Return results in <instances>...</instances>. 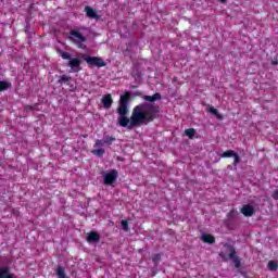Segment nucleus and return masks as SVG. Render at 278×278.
Masks as SVG:
<instances>
[{
  "label": "nucleus",
  "instance_id": "nucleus-13",
  "mask_svg": "<svg viewBox=\"0 0 278 278\" xmlns=\"http://www.w3.org/2000/svg\"><path fill=\"white\" fill-rule=\"evenodd\" d=\"M202 241L205 244H214V242H216V238L211 233H203L202 235Z\"/></svg>",
  "mask_w": 278,
  "mask_h": 278
},
{
  "label": "nucleus",
  "instance_id": "nucleus-8",
  "mask_svg": "<svg viewBox=\"0 0 278 278\" xmlns=\"http://www.w3.org/2000/svg\"><path fill=\"white\" fill-rule=\"evenodd\" d=\"M86 16L88 18H96V21H99L101 17L99 16V13L94 11L92 7H85Z\"/></svg>",
  "mask_w": 278,
  "mask_h": 278
},
{
  "label": "nucleus",
  "instance_id": "nucleus-27",
  "mask_svg": "<svg viewBox=\"0 0 278 278\" xmlns=\"http://www.w3.org/2000/svg\"><path fill=\"white\" fill-rule=\"evenodd\" d=\"M219 257H222L224 262H227V260H229V256H227V253H225L224 251L219 252Z\"/></svg>",
  "mask_w": 278,
  "mask_h": 278
},
{
  "label": "nucleus",
  "instance_id": "nucleus-19",
  "mask_svg": "<svg viewBox=\"0 0 278 278\" xmlns=\"http://www.w3.org/2000/svg\"><path fill=\"white\" fill-rule=\"evenodd\" d=\"M267 268L268 270H270L271 273H275L278 268V264L275 261H269L267 264Z\"/></svg>",
  "mask_w": 278,
  "mask_h": 278
},
{
  "label": "nucleus",
  "instance_id": "nucleus-31",
  "mask_svg": "<svg viewBox=\"0 0 278 278\" xmlns=\"http://www.w3.org/2000/svg\"><path fill=\"white\" fill-rule=\"evenodd\" d=\"M220 3H227V0H219Z\"/></svg>",
  "mask_w": 278,
  "mask_h": 278
},
{
  "label": "nucleus",
  "instance_id": "nucleus-14",
  "mask_svg": "<svg viewBox=\"0 0 278 278\" xmlns=\"http://www.w3.org/2000/svg\"><path fill=\"white\" fill-rule=\"evenodd\" d=\"M10 88H12V83L5 81V80H0V92L10 90Z\"/></svg>",
  "mask_w": 278,
  "mask_h": 278
},
{
  "label": "nucleus",
  "instance_id": "nucleus-15",
  "mask_svg": "<svg viewBox=\"0 0 278 278\" xmlns=\"http://www.w3.org/2000/svg\"><path fill=\"white\" fill-rule=\"evenodd\" d=\"M210 113L213 114V116H216V118H218V121H223L225 118V116H223V114L218 113V110L215 109L214 106H211L208 109Z\"/></svg>",
  "mask_w": 278,
  "mask_h": 278
},
{
  "label": "nucleus",
  "instance_id": "nucleus-3",
  "mask_svg": "<svg viewBox=\"0 0 278 278\" xmlns=\"http://www.w3.org/2000/svg\"><path fill=\"white\" fill-rule=\"evenodd\" d=\"M224 249L228 251V258L235 264V268H242V261L240 260V256H238L236 248L229 243H225Z\"/></svg>",
  "mask_w": 278,
  "mask_h": 278
},
{
  "label": "nucleus",
  "instance_id": "nucleus-5",
  "mask_svg": "<svg viewBox=\"0 0 278 278\" xmlns=\"http://www.w3.org/2000/svg\"><path fill=\"white\" fill-rule=\"evenodd\" d=\"M116 179H118V170L111 169L109 173H105L103 175V184L104 186H112L116 182Z\"/></svg>",
  "mask_w": 278,
  "mask_h": 278
},
{
  "label": "nucleus",
  "instance_id": "nucleus-35",
  "mask_svg": "<svg viewBox=\"0 0 278 278\" xmlns=\"http://www.w3.org/2000/svg\"><path fill=\"white\" fill-rule=\"evenodd\" d=\"M132 88H137V86H132Z\"/></svg>",
  "mask_w": 278,
  "mask_h": 278
},
{
  "label": "nucleus",
  "instance_id": "nucleus-34",
  "mask_svg": "<svg viewBox=\"0 0 278 278\" xmlns=\"http://www.w3.org/2000/svg\"><path fill=\"white\" fill-rule=\"evenodd\" d=\"M83 137H84V138H88V135H84Z\"/></svg>",
  "mask_w": 278,
  "mask_h": 278
},
{
  "label": "nucleus",
  "instance_id": "nucleus-10",
  "mask_svg": "<svg viewBox=\"0 0 278 278\" xmlns=\"http://www.w3.org/2000/svg\"><path fill=\"white\" fill-rule=\"evenodd\" d=\"M241 214H243V216L251 217L255 214V208L252 205L245 204L241 207Z\"/></svg>",
  "mask_w": 278,
  "mask_h": 278
},
{
  "label": "nucleus",
  "instance_id": "nucleus-6",
  "mask_svg": "<svg viewBox=\"0 0 278 278\" xmlns=\"http://www.w3.org/2000/svg\"><path fill=\"white\" fill-rule=\"evenodd\" d=\"M84 60L89 66H97L98 68H103V66H106L105 61L99 56H85Z\"/></svg>",
  "mask_w": 278,
  "mask_h": 278
},
{
  "label": "nucleus",
  "instance_id": "nucleus-2",
  "mask_svg": "<svg viewBox=\"0 0 278 278\" xmlns=\"http://www.w3.org/2000/svg\"><path fill=\"white\" fill-rule=\"evenodd\" d=\"M58 53L62 60H70L67 66L72 68L73 73H79L81 71V60L77 58L72 59L71 53L63 50H58Z\"/></svg>",
  "mask_w": 278,
  "mask_h": 278
},
{
  "label": "nucleus",
  "instance_id": "nucleus-33",
  "mask_svg": "<svg viewBox=\"0 0 278 278\" xmlns=\"http://www.w3.org/2000/svg\"><path fill=\"white\" fill-rule=\"evenodd\" d=\"M273 64L276 65V64H277V61H274Z\"/></svg>",
  "mask_w": 278,
  "mask_h": 278
},
{
  "label": "nucleus",
  "instance_id": "nucleus-25",
  "mask_svg": "<svg viewBox=\"0 0 278 278\" xmlns=\"http://www.w3.org/2000/svg\"><path fill=\"white\" fill-rule=\"evenodd\" d=\"M232 157H233V166H238V164H240V155H238V153L235 152Z\"/></svg>",
  "mask_w": 278,
  "mask_h": 278
},
{
  "label": "nucleus",
  "instance_id": "nucleus-21",
  "mask_svg": "<svg viewBox=\"0 0 278 278\" xmlns=\"http://www.w3.org/2000/svg\"><path fill=\"white\" fill-rule=\"evenodd\" d=\"M92 155H96L97 157H101L105 155V150L104 149H97L91 151Z\"/></svg>",
  "mask_w": 278,
  "mask_h": 278
},
{
  "label": "nucleus",
  "instance_id": "nucleus-16",
  "mask_svg": "<svg viewBox=\"0 0 278 278\" xmlns=\"http://www.w3.org/2000/svg\"><path fill=\"white\" fill-rule=\"evenodd\" d=\"M55 274L59 278H66V271L64 270V267L61 265L56 267Z\"/></svg>",
  "mask_w": 278,
  "mask_h": 278
},
{
  "label": "nucleus",
  "instance_id": "nucleus-17",
  "mask_svg": "<svg viewBox=\"0 0 278 278\" xmlns=\"http://www.w3.org/2000/svg\"><path fill=\"white\" fill-rule=\"evenodd\" d=\"M195 134H197V130L194 128H188L185 130V135L187 136V138H190V140L194 138Z\"/></svg>",
  "mask_w": 278,
  "mask_h": 278
},
{
  "label": "nucleus",
  "instance_id": "nucleus-28",
  "mask_svg": "<svg viewBox=\"0 0 278 278\" xmlns=\"http://www.w3.org/2000/svg\"><path fill=\"white\" fill-rule=\"evenodd\" d=\"M271 198L277 201L278 200V189L274 191V193L271 194Z\"/></svg>",
  "mask_w": 278,
  "mask_h": 278
},
{
  "label": "nucleus",
  "instance_id": "nucleus-24",
  "mask_svg": "<svg viewBox=\"0 0 278 278\" xmlns=\"http://www.w3.org/2000/svg\"><path fill=\"white\" fill-rule=\"evenodd\" d=\"M96 149L99 148V147H105V141L104 139H98L96 140V143L93 146Z\"/></svg>",
  "mask_w": 278,
  "mask_h": 278
},
{
  "label": "nucleus",
  "instance_id": "nucleus-26",
  "mask_svg": "<svg viewBox=\"0 0 278 278\" xmlns=\"http://www.w3.org/2000/svg\"><path fill=\"white\" fill-rule=\"evenodd\" d=\"M236 216V210H231L229 211L227 217H228V220H233V217Z\"/></svg>",
  "mask_w": 278,
  "mask_h": 278
},
{
  "label": "nucleus",
  "instance_id": "nucleus-30",
  "mask_svg": "<svg viewBox=\"0 0 278 278\" xmlns=\"http://www.w3.org/2000/svg\"><path fill=\"white\" fill-rule=\"evenodd\" d=\"M135 94H136V97H142V92H140V91L136 92Z\"/></svg>",
  "mask_w": 278,
  "mask_h": 278
},
{
  "label": "nucleus",
  "instance_id": "nucleus-12",
  "mask_svg": "<svg viewBox=\"0 0 278 278\" xmlns=\"http://www.w3.org/2000/svg\"><path fill=\"white\" fill-rule=\"evenodd\" d=\"M142 99L149 103H155V101H160V99H162V93L156 92L153 96H143Z\"/></svg>",
  "mask_w": 278,
  "mask_h": 278
},
{
  "label": "nucleus",
  "instance_id": "nucleus-22",
  "mask_svg": "<svg viewBox=\"0 0 278 278\" xmlns=\"http://www.w3.org/2000/svg\"><path fill=\"white\" fill-rule=\"evenodd\" d=\"M233 155H236V151L227 150L222 154V157H233Z\"/></svg>",
  "mask_w": 278,
  "mask_h": 278
},
{
  "label": "nucleus",
  "instance_id": "nucleus-29",
  "mask_svg": "<svg viewBox=\"0 0 278 278\" xmlns=\"http://www.w3.org/2000/svg\"><path fill=\"white\" fill-rule=\"evenodd\" d=\"M160 257H161L160 254H155V255L152 257V261H153V262H157V261L160 262Z\"/></svg>",
  "mask_w": 278,
  "mask_h": 278
},
{
  "label": "nucleus",
  "instance_id": "nucleus-23",
  "mask_svg": "<svg viewBox=\"0 0 278 278\" xmlns=\"http://www.w3.org/2000/svg\"><path fill=\"white\" fill-rule=\"evenodd\" d=\"M122 225V229H124V231H129V222H127L126 219H123L121 222Z\"/></svg>",
  "mask_w": 278,
  "mask_h": 278
},
{
  "label": "nucleus",
  "instance_id": "nucleus-20",
  "mask_svg": "<svg viewBox=\"0 0 278 278\" xmlns=\"http://www.w3.org/2000/svg\"><path fill=\"white\" fill-rule=\"evenodd\" d=\"M68 81H71V77L67 75H62L60 76L58 84H65L66 86H68Z\"/></svg>",
  "mask_w": 278,
  "mask_h": 278
},
{
  "label": "nucleus",
  "instance_id": "nucleus-1",
  "mask_svg": "<svg viewBox=\"0 0 278 278\" xmlns=\"http://www.w3.org/2000/svg\"><path fill=\"white\" fill-rule=\"evenodd\" d=\"M129 99H131L129 91H126L125 94L119 97V105L117 108L119 127L134 129V127H140V125H144V123H153L155 118H159L160 105L149 102L136 105L132 109L130 118L127 117V114H129V108L127 106Z\"/></svg>",
  "mask_w": 278,
  "mask_h": 278
},
{
  "label": "nucleus",
  "instance_id": "nucleus-11",
  "mask_svg": "<svg viewBox=\"0 0 278 278\" xmlns=\"http://www.w3.org/2000/svg\"><path fill=\"white\" fill-rule=\"evenodd\" d=\"M112 103H114L112 94L109 93L102 97V105L105 108V110H110V108H112Z\"/></svg>",
  "mask_w": 278,
  "mask_h": 278
},
{
  "label": "nucleus",
  "instance_id": "nucleus-9",
  "mask_svg": "<svg viewBox=\"0 0 278 278\" xmlns=\"http://www.w3.org/2000/svg\"><path fill=\"white\" fill-rule=\"evenodd\" d=\"M0 278H14V274H12L10 266L0 267Z\"/></svg>",
  "mask_w": 278,
  "mask_h": 278
},
{
  "label": "nucleus",
  "instance_id": "nucleus-7",
  "mask_svg": "<svg viewBox=\"0 0 278 278\" xmlns=\"http://www.w3.org/2000/svg\"><path fill=\"white\" fill-rule=\"evenodd\" d=\"M101 240V235H99V232L97 231H90L88 235H87V238H86V241L89 243V244H92V243H96L99 242Z\"/></svg>",
  "mask_w": 278,
  "mask_h": 278
},
{
  "label": "nucleus",
  "instance_id": "nucleus-4",
  "mask_svg": "<svg viewBox=\"0 0 278 278\" xmlns=\"http://www.w3.org/2000/svg\"><path fill=\"white\" fill-rule=\"evenodd\" d=\"M70 40H72L74 45H77L79 49H84V45H81V42H86V37L79 33V30L72 29L70 30Z\"/></svg>",
  "mask_w": 278,
  "mask_h": 278
},
{
  "label": "nucleus",
  "instance_id": "nucleus-18",
  "mask_svg": "<svg viewBox=\"0 0 278 278\" xmlns=\"http://www.w3.org/2000/svg\"><path fill=\"white\" fill-rule=\"evenodd\" d=\"M103 140H104V144L110 146V144H112V142H116V137L106 135L103 137Z\"/></svg>",
  "mask_w": 278,
  "mask_h": 278
},
{
  "label": "nucleus",
  "instance_id": "nucleus-32",
  "mask_svg": "<svg viewBox=\"0 0 278 278\" xmlns=\"http://www.w3.org/2000/svg\"><path fill=\"white\" fill-rule=\"evenodd\" d=\"M28 110H34V106L29 105V106H28Z\"/></svg>",
  "mask_w": 278,
  "mask_h": 278
}]
</instances>
